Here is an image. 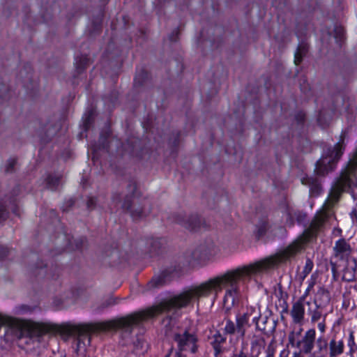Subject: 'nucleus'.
Here are the masks:
<instances>
[{
    "label": "nucleus",
    "mask_w": 357,
    "mask_h": 357,
    "mask_svg": "<svg viewBox=\"0 0 357 357\" xmlns=\"http://www.w3.org/2000/svg\"><path fill=\"white\" fill-rule=\"evenodd\" d=\"M322 220L320 216H317L301 236L286 248L273 255L253 264L228 271L199 285L192 286L152 308L105 321L90 323V335L116 330H121L124 333L130 334L135 326L163 312L172 314L171 319H172V316L176 315L178 310L194 302L199 303L200 298L208 297L211 294H214V299H215L223 288H227L223 299V306L228 311L238 299L240 282H248L253 275L268 272L301 252L305 245L311 238L317 236V230L322 224Z\"/></svg>",
    "instance_id": "f257e3e1"
},
{
    "label": "nucleus",
    "mask_w": 357,
    "mask_h": 357,
    "mask_svg": "<svg viewBox=\"0 0 357 357\" xmlns=\"http://www.w3.org/2000/svg\"><path fill=\"white\" fill-rule=\"evenodd\" d=\"M127 194L122 196L119 192H113L112 203L117 206L120 204L123 211L130 214L134 220H137L149 215L151 211V203L149 199L144 198L137 202H133L132 198L137 192V184L130 181L127 185Z\"/></svg>",
    "instance_id": "f03ea898"
},
{
    "label": "nucleus",
    "mask_w": 357,
    "mask_h": 357,
    "mask_svg": "<svg viewBox=\"0 0 357 357\" xmlns=\"http://www.w3.org/2000/svg\"><path fill=\"white\" fill-rule=\"evenodd\" d=\"M347 136V131L342 132L339 141L333 147L327 149L323 156L316 162L314 172L318 176H326L333 171L337 162L342 155L345 144L344 140Z\"/></svg>",
    "instance_id": "7ed1b4c3"
},
{
    "label": "nucleus",
    "mask_w": 357,
    "mask_h": 357,
    "mask_svg": "<svg viewBox=\"0 0 357 357\" xmlns=\"http://www.w3.org/2000/svg\"><path fill=\"white\" fill-rule=\"evenodd\" d=\"M173 340L177 344L178 352L190 351L195 354L198 349V338L195 332L190 329L181 330L174 333Z\"/></svg>",
    "instance_id": "20e7f679"
},
{
    "label": "nucleus",
    "mask_w": 357,
    "mask_h": 357,
    "mask_svg": "<svg viewBox=\"0 0 357 357\" xmlns=\"http://www.w3.org/2000/svg\"><path fill=\"white\" fill-rule=\"evenodd\" d=\"M222 331L225 334L230 336L237 335L241 338H244L245 336L246 330L251 326L249 321L242 318L238 314L236 315V322H234L231 319L225 317L222 322Z\"/></svg>",
    "instance_id": "39448f33"
},
{
    "label": "nucleus",
    "mask_w": 357,
    "mask_h": 357,
    "mask_svg": "<svg viewBox=\"0 0 357 357\" xmlns=\"http://www.w3.org/2000/svg\"><path fill=\"white\" fill-rule=\"evenodd\" d=\"M172 222L177 223L190 231H197L205 227V221L197 214L186 215L184 213H175L170 217Z\"/></svg>",
    "instance_id": "423d86ee"
},
{
    "label": "nucleus",
    "mask_w": 357,
    "mask_h": 357,
    "mask_svg": "<svg viewBox=\"0 0 357 357\" xmlns=\"http://www.w3.org/2000/svg\"><path fill=\"white\" fill-rule=\"evenodd\" d=\"M181 271L182 266L180 264L171 266L163 270L160 275L153 278L148 285L151 288H159L177 276Z\"/></svg>",
    "instance_id": "0eeeda50"
},
{
    "label": "nucleus",
    "mask_w": 357,
    "mask_h": 357,
    "mask_svg": "<svg viewBox=\"0 0 357 357\" xmlns=\"http://www.w3.org/2000/svg\"><path fill=\"white\" fill-rule=\"evenodd\" d=\"M237 314L249 321H252L255 324L257 331H262L264 333L267 332L266 328L259 324L261 312L259 308L252 306L247 307L243 312Z\"/></svg>",
    "instance_id": "6e6552de"
},
{
    "label": "nucleus",
    "mask_w": 357,
    "mask_h": 357,
    "mask_svg": "<svg viewBox=\"0 0 357 357\" xmlns=\"http://www.w3.org/2000/svg\"><path fill=\"white\" fill-rule=\"evenodd\" d=\"M316 340V331L314 328L307 330L301 337L298 349L303 354H309L312 352Z\"/></svg>",
    "instance_id": "1a4fd4ad"
},
{
    "label": "nucleus",
    "mask_w": 357,
    "mask_h": 357,
    "mask_svg": "<svg viewBox=\"0 0 357 357\" xmlns=\"http://www.w3.org/2000/svg\"><path fill=\"white\" fill-rule=\"evenodd\" d=\"M334 255L340 259L351 260L349 257L351 254L352 249L349 243L344 239L341 238L335 242L333 248Z\"/></svg>",
    "instance_id": "9d476101"
},
{
    "label": "nucleus",
    "mask_w": 357,
    "mask_h": 357,
    "mask_svg": "<svg viewBox=\"0 0 357 357\" xmlns=\"http://www.w3.org/2000/svg\"><path fill=\"white\" fill-rule=\"evenodd\" d=\"M227 335L222 331V333L220 331H215V333L211 337V344L214 350V356L219 357L223 351V345L226 343Z\"/></svg>",
    "instance_id": "9b49d317"
},
{
    "label": "nucleus",
    "mask_w": 357,
    "mask_h": 357,
    "mask_svg": "<svg viewBox=\"0 0 357 357\" xmlns=\"http://www.w3.org/2000/svg\"><path fill=\"white\" fill-rule=\"evenodd\" d=\"M304 301L303 298H299V299L292 305L290 315L295 324H302L304 320Z\"/></svg>",
    "instance_id": "f8f14e48"
},
{
    "label": "nucleus",
    "mask_w": 357,
    "mask_h": 357,
    "mask_svg": "<svg viewBox=\"0 0 357 357\" xmlns=\"http://www.w3.org/2000/svg\"><path fill=\"white\" fill-rule=\"evenodd\" d=\"M314 348L311 353L313 357H326L328 355V342L323 335L316 339Z\"/></svg>",
    "instance_id": "ddd939ff"
},
{
    "label": "nucleus",
    "mask_w": 357,
    "mask_h": 357,
    "mask_svg": "<svg viewBox=\"0 0 357 357\" xmlns=\"http://www.w3.org/2000/svg\"><path fill=\"white\" fill-rule=\"evenodd\" d=\"M344 351V343L342 339L333 336L328 342L329 357H337Z\"/></svg>",
    "instance_id": "4468645a"
},
{
    "label": "nucleus",
    "mask_w": 357,
    "mask_h": 357,
    "mask_svg": "<svg viewBox=\"0 0 357 357\" xmlns=\"http://www.w3.org/2000/svg\"><path fill=\"white\" fill-rule=\"evenodd\" d=\"M301 183L308 186L310 194L314 196L319 195L322 190L320 179L313 176H306L303 177L301 179Z\"/></svg>",
    "instance_id": "2eb2a0df"
},
{
    "label": "nucleus",
    "mask_w": 357,
    "mask_h": 357,
    "mask_svg": "<svg viewBox=\"0 0 357 357\" xmlns=\"http://www.w3.org/2000/svg\"><path fill=\"white\" fill-rule=\"evenodd\" d=\"M329 291L324 287H319L314 298V303L317 308L325 307L330 302Z\"/></svg>",
    "instance_id": "dca6fc26"
},
{
    "label": "nucleus",
    "mask_w": 357,
    "mask_h": 357,
    "mask_svg": "<svg viewBox=\"0 0 357 357\" xmlns=\"http://www.w3.org/2000/svg\"><path fill=\"white\" fill-rule=\"evenodd\" d=\"M357 261L355 258L347 260V265L343 271L342 280L351 282L356 280Z\"/></svg>",
    "instance_id": "f3484780"
},
{
    "label": "nucleus",
    "mask_w": 357,
    "mask_h": 357,
    "mask_svg": "<svg viewBox=\"0 0 357 357\" xmlns=\"http://www.w3.org/2000/svg\"><path fill=\"white\" fill-rule=\"evenodd\" d=\"M210 254V248H206L205 245H201L192 252V256L188 261L190 264L202 261L207 259Z\"/></svg>",
    "instance_id": "a211bd4d"
},
{
    "label": "nucleus",
    "mask_w": 357,
    "mask_h": 357,
    "mask_svg": "<svg viewBox=\"0 0 357 357\" xmlns=\"http://www.w3.org/2000/svg\"><path fill=\"white\" fill-rule=\"evenodd\" d=\"M139 141L137 139H129L126 143L122 144L123 151L133 156H140L138 151L139 147Z\"/></svg>",
    "instance_id": "6ab92c4d"
},
{
    "label": "nucleus",
    "mask_w": 357,
    "mask_h": 357,
    "mask_svg": "<svg viewBox=\"0 0 357 357\" xmlns=\"http://www.w3.org/2000/svg\"><path fill=\"white\" fill-rule=\"evenodd\" d=\"M303 329L301 327H299L298 330H294L291 332L289 333L288 335V341L289 344L292 347H298V344L300 343V340H301V334Z\"/></svg>",
    "instance_id": "aec40b11"
},
{
    "label": "nucleus",
    "mask_w": 357,
    "mask_h": 357,
    "mask_svg": "<svg viewBox=\"0 0 357 357\" xmlns=\"http://www.w3.org/2000/svg\"><path fill=\"white\" fill-rule=\"evenodd\" d=\"M75 68L77 75L81 74L89 65V59L86 55H82L75 59Z\"/></svg>",
    "instance_id": "412c9836"
},
{
    "label": "nucleus",
    "mask_w": 357,
    "mask_h": 357,
    "mask_svg": "<svg viewBox=\"0 0 357 357\" xmlns=\"http://www.w3.org/2000/svg\"><path fill=\"white\" fill-rule=\"evenodd\" d=\"M307 50L308 47L306 44L302 43L298 46L296 51L294 54V63L296 66H298L301 63L303 57L307 52Z\"/></svg>",
    "instance_id": "4be33fe9"
},
{
    "label": "nucleus",
    "mask_w": 357,
    "mask_h": 357,
    "mask_svg": "<svg viewBox=\"0 0 357 357\" xmlns=\"http://www.w3.org/2000/svg\"><path fill=\"white\" fill-rule=\"evenodd\" d=\"M61 182V176L57 175L50 174L46 178V186L51 190L57 189Z\"/></svg>",
    "instance_id": "5701e85b"
},
{
    "label": "nucleus",
    "mask_w": 357,
    "mask_h": 357,
    "mask_svg": "<svg viewBox=\"0 0 357 357\" xmlns=\"http://www.w3.org/2000/svg\"><path fill=\"white\" fill-rule=\"evenodd\" d=\"M119 298H114L110 297L106 299L105 301H102L100 305H98L96 308L95 311L98 313L102 312L106 308H108L111 306H113L118 303Z\"/></svg>",
    "instance_id": "b1692460"
},
{
    "label": "nucleus",
    "mask_w": 357,
    "mask_h": 357,
    "mask_svg": "<svg viewBox=\"0 0 357 357\" xmlns=\"http://www.w3.org/2000/svg\"><path fill=\"white\" fill-rule=\"evenodd\" d=\"M165 243V240L161 238H152L149 240V244L151 247V252L158 253V251L162 248Z\"/></svg>",
    "instance_id": "393cba45"
},
{
    "label": "nucleus",
    "mask_w": 357,
    "mask_h": 357,
    "mask_svg": "<svg viewBox=\"0 0 357 357\" xmlns=\"http://www.w3.org/2000/svg\"><path fill=\"white\" fill-rule=\"evenodd\" d=\"M118 142L117 140H111L110 142H108L107 138L106 136L101 135L99 139V146L98 149H103L107 151V152L109 151L110 146H112L113 144H116Z\"/></svg>",
    "instance_id": "a878e982"
},
{
    "label": "nucleus",
    "mask_w": 357,
    "mask_h": 357,
    "mask_svg": "<svg viewBox=\"0 0 357 357\" xmlns=\"http://www.w3.org/2000/svg\"><path fill=\"white\" fill-rule=\"evenodd\" d=\"M149 74L146 71L142 70L139 73H137L135 78V85L142 86L144 84L145 81L148 79Z\"/></svg>",
    "instance_id": "bb28decb"
},
{
    "label": "nucleus",
    "mask_w": 357,
    "mask_h": 357,
    "mask_svg": "<svg viewBox=\"0 0 357 357\" xmlns=\"http://www.w3.org/2000/svg\"><path fill=\"white\" fill-rule=\"evenodd\" d=\"M17 163L16 158H9L5 165L4 172L6 174H12L15 171V166Z\"/></svg>",
    "instance_id": "cd10ccee"
},
{
    "label": "nucleus",
    "mask_w": 357,
    "mask_h": 357,
    "mask_svg": "<svg viewBox=\"0 0 357 357\" xmlns=\"http://www.w3.org/2000/svg\"><path fill=\"white\" fill-rule=\"evenodd\" d=\"M321 309L322 308H317L316 307V308L313 310H312L310 309L308 310V312L311 316V322L312 323H315L321 319V318L323 316Z\"/></svg>",
    "instance_id": "c85d7f7f"
},
{
    "label": "nucleus",
    "mask_w": 357,
    "mask_h": 357,
    "mask_svg": "<svg viewBox=\"0 0 357 357\" xmlns=\"http://www.w3.org/2000/svg\"><path fill=\"white\" fill-rule=\"evenodd\" d=\"M257 227H258V229H257L258 236L259 237L262 236L263 235L265 234V233L266 232V231L268 228V223L266 220H263L259 223V225Z\"/></svg>",
    "instance_id": "c756f323"
},
{
    "label": "nucleus",
    "mask_w": 357,
    "mask_h": 357,
    "mask_svg": "<svg viewBox=\"0 0 357 357\" xmlns=\"http://www.w3.org/2000/svg\"><path fill=\"white\" fill-rule=\"evenodd\" d=\"M10 97V90L6 84H2L0 87V98L8 100Z\"/></svg>",
    "instance_id": "7c9ffc66"
},
{
    "label": "nucleus",
    "mask_w": 357,
    "mask_h": 357,
    "mask_svg": "<svg viewBox=\"0 0 357 357\" xmlns=\"http://www.w3.org/2000/svg\"><path fill=\"white\" fill-rule=\"evenodd\" d=\"M289 216L291 219L295 218L299 224L303 223L306 218V214L302 212H296L294 214H290Z\"/></svg>",
    "instance_id": "2f4dec72"
},
{
    "label": "nucleus",
    "mask_w": 357,
    "mask_h": 357,
    "mask_svg": "<svg viewBox=\"0 0 357 357\" xmlns=\"http://www.w3.org/2000/svg\"><path fill=\"white\" fill-rule=\"evenodd\" d=\"M313 268V263L310 259H307L305 266L303 268V273H304L305 276L309 274Z\"/></svg>",
    "instance_id": "473e14b6"
},
{
    "label": "nucleus",
    "mask_w": 357,
    "mask_h": 357,
    "mask_svg": "<svg viewBox=\"0 0 357 357\" xmlns=\"http://www.w3.org/2000/svg\"><path fill=\"white\" fill-rule=\"evenodd\" d=\"M314 284L315 280L314 279H311V280L309 282L307 288L306 289L304 294L301 298H303V300L305 301V298L310 294V292L314 286Z\"/></svg>",
    "instance_id": "72a5a7b5"
},
{
    "label": "nucleus",
    "mask_w": 357,
    "mask_h": 357,
    "mask_svg": "<svg viewBox=\"0 0 357 357\" xmlns=\"http://www.w3.org/2000/svg\"><path fill=\"white\" fill-rule=\"evenodd\" d=\"M37 268L40 269L39 272L38 273V275H45L50 276V277H51L52 278H54L55 274L54 273H47V270L46 269L45 270L43 268V264H41L40 266H37Z\"/></svg>",
    "instance_id": "f704fd0d"
},
{
    "label": "nucleus",
    "mask_w": 357,
    "mask_h": 357,
    "mask_svg": "<svg viewBox=\"0 0 357 357\" xmlns=\"http://www.w3.org/2000/svg\"><path fill=\"white\" fill-rule=\"evenodd\" d=\"M10 250L4 246H0V260L3 259L10 254Z\"/></svg>",
    "instance_id": "c9c22d12"
},
{
    "label": "nucleus",
    "mask_w": 357,
    "mask_h": 357,
    "mask_svg": "<svg viewBox=\"0 0 357 357\" xmlns=\"http://www.w3.org/2000/svg\"><path fill=\"white\" fill-rule=\"evenodd\" d=\"M245 349L244 347H242L241 349L234 354L231 357H250L248 353L245 351Z\"/></svg>",
    "instance_id": "e433bc0d"
},
{
    "label": "nucleus",
    "mask_w": 357,
    "mask_h": 357,
    "mask_svg": "<svg viewBox=\"0 0 357 357\" xmlns=\"http://www.w3.org/2000/svg\"><path fill=\"white\" fill-rule=\"evenodd\" d=\"M8 213L3 204H0V222L6 220Z\"/></svg>",
    "instance_id": "4c0bfd02"
},
{
    "label": "nucleus",
    "mask_w": 357,
    "mask_h": 357,
    "mask_svg": "<svg viewBox=\"0 0 357 357\" xmlns=\"http://www.w3.org/2000/svg\"><path fill=\"white\" fill-rule=\"evenodd\" d=\"M87 208L89 209H93L96 205V198L91 197L87 200Z\"/></svg>",
    "instance_id": "58836bf2"
},
{
    "label": "nucleus",
    "mask_w": 357,
    "mask_h": 357,
    "mask_svg": "<svg viewBox=\"0 0 357 357\" xmlns=\"http://www.w3.org/2000/svg\"><path fill=\"white\" fill-rule=\"evenodd\" d=\"M86 242L85 238H80L79 239L75 240V246L77 249H81L83 248Z\"/></svg>",
    "instance_id": "ea45409f"
},
{
    "label": "nucleus",
    "mask_w": 357,
    "mask_h": 357,
    "mask_svg": "<svg viewBox=\"0 0 357 357\" xmlns=\"http://www.w3.org/2000/svg\"><path fill=\"white\" fill-rule=\"evenodd\" d=\"M74 200L73 199H68L65 204L63 206L62 209L63 211H67L70 207L74 204Z\"/></svg>",
    "instance_id": "a19ab883"
},
{
    "label": "nucleus",
    "mask_w": 357,
    "mask_h": 357,
    "mask_svg": "<svg viewBox=\"0 0 357 357\" xmlns=\"http://www.w3.org/2000/svg\"><path fill=\"white\" fill-rule=\"evenodd\" d=\"M179 31L178 29H175L172 31V33L169 35V40L172 42H176L178 39Z\"/></svg>",
    "instance_id": "79ce46f5"
},
{
    "label": "nucleus",
    "mask_w": 357,
    "mask_h": 357,
    "mask_svg": "<svg viewBox=\"0 0 357 357\" xmlns=\"http://www.w3.org/2000/svg\"><path fill=\"white\" fill-rule=\"evenodd\" d=\"M325 318H326V315H324V317L323 321L319 322L317 325L318 329L320 331V332L321 333H325V331H326Z\"/></svg>",
    "instance_id": "37998d69"
},
{
    "label": "nucleus",
    "mask_w": 357,
    "mask_h": 357,
    "mask_svg": "<svg viewBox=\"0 0 357 357\" xmlns=\"http://www.w3.org/2000/svg\"><path fill=\"white\" fill-rule=\"evenodd\" d=\"M275 350L271 346H268L266 350L265 357H274Z\"/></svg>",
    "instance_id": "c03bdc74"
},
{
    "label": "nucleus",
    "mask_w": 357,
    "mask_h": 357,
    "mask_svg": "<svg viewBox=\"0 0 357 357\" xmlns=\"http://www.w3.org/2000/svg\"><path fill=\"white\" fill-rule=\"evenodd\" d=\"M91 124V115H89V116L86 117V119H85V121L84 122V128L86 130L89 128Z\"/></svg>",
    "instance_id": "a18cd8bd"
},
{
    "label": "nucleus",
    "mask_w": 357,
    "mask_h": 357,
    "mask_svg": "<svg viewBox=\"0 0 357 357\" xmlns=\"http://www.w3.org/2000/svg\"><path fill=\"white\" fill-rule=\"evenodd\" d=\"M322 115H323L322 112H321L319 113V116H318L317 121H318V122L319 123V124H321V126H324V125H326L328 122H327V121H326V120H325V119H324V121L322 120Z\"/></svg>",
    "instance_id": "49530a36"
},
{
    "label": "nucleus",
    "mask_w": 357,
    "mask_h": 357,
    "mask_svg": "<svg viewBox=\"0 0 357 357\" xmlns=\"http://www.w3.org/2000/svg\"><path fill=\"white\" fill-rule=\"evenodd\" d=\"M354 331H350L349 333V345L351 346L354 344Z\"/></svg>",
    "instance_id": "de8ad7c7"
},
{
    "label": "nucleus",
    "mask_w": 357,
    "mask_h": 357,
    "mask_svg": "<svg viewBox=\"0 0 357 357\" xmlns=\"http://www.w3.org/2000/svg\"><path fill=\"white\" fill-rule=\"evenodd\" d=\"M260 319H262V323H261V324L259 323V324L261 326H264L266 328H267L266 325H267V324L268 323V321H269L268 318L267 317H264V318L261 317ZM266 329H267V332L266 333H267L270 331L268 328H266Z\"/></svg>",
    "instance_id": "09e8293b"
},
{
    "label": "nucleus",
    "mask_w": 357,
    "mask_h": 357,
    "mask_svg": "<svg viewBox=\"0 0 357 357\" xmlns=\"http://www.w3.org/2000/svg\"><path fill=\"white\" fill-rule=\"evenodd\" d=\"M351 217L353 221H354V220H357V205L351 211Z\"/></svg>",
    "instance_id": "8fccbe9b"
},
{
    "label": "nucleus",
    "mask_w": 357,
    "mask_h": 357,
    "mask_svg": "<svg viewBox=\"0 0 357 357\" xmlns=\"http://www.w3.org/2000/svg\"><path fill=\"white\" fill-rule=\"evenodd\" d=\"M331 266H332L331 267L332 272L333 273L334 277H335V275H336V273H337L336 264L333 263V262H331Z\"/></svg>",
    "instance_id": "3c124183"
},
{
    "label": "nucleus",
    "mask_w": 357,
    "mask_h": 357,
    "mask_svg": "<svg viewBox=\"0 0 357 357\" xmlns=\"http://www.w3.org/2000/svg\"><path fill=\"white\" fill-rule=\"evenodd\" d=\"M261 340H263V339H261ZM260 341H261V340H257V339L252 340V342H251L252 347H254L255 345L259 344Z\"/></svg>",
    "instance_id": "603ef678"
},
{
    "label": "nucleus",
    "mask_w": 357,
    "mask_h": 357,
    "mask_svg": "<svg viewBox=\"0 0 357 357\" xmlns=\"http://www.w3.org/2000/svg\"><path fill=\"white\" fill-rule=\"evenodd\" d=\"M280 357H288V352L285 350L282 351L280 355Z\"/></svg>",
    "instance_id": "864d4df0"
},
{
    "label": "nucleus",
    "mask_w": 357,
    "mask_h": 357,
    "mask_svg": "<svg viewBox=\"0 0 357 357\" xmlns=\"http://www.w3.org/2000/svg\"><path fill=\"white\" fill-rule=\"evenodd\" d=\"M292 357H303L301 354V351L300 352H294L293 354V356Z\"/></svg>",
    "instance_id": "5fc2aeb1"
},
{
    "label": "nucleus",
    "mask_w": 357,
    "mask_h": 357,
    "mask_svg": "<svg viewBox=\"0 0 357 357\" xmlns=\"http://www.w3.org/2000/svg\"><path fill=\"white\" fill-rule=\"evenodd\" d=\"M112 93L114 95V99H112L111 102H114V101L117 99V97H116V92H113Z\"/></svg>",
    "instance_id": "6e6d98bb"
},
{
    "label": "nucleus",
    "mask_w": 357,
    "mask_h": 357,
    "mask_svg": "<svg viewBox=\"0 0 357 357\" xmlns=\"http://www.w3.org/2000/svg\"><path fill=\"white\" fill-rule=\"evenodd\" d=\"M13 213H15L16 215H19V213H18V211H17V209L16 208H15L13 209Z\"/></svg>",
    "instance_id": "4d7b16f0"
},
{
    "label": "nucleus",
    "mask_w": 357,
    "mask_h": 357,
    "mask_svg": "<svg viewBox=\"0 0 357 357\" xmlns=\"http://www.w3.org/2000/svg\"><path fill=\"white\" fill-rule=\"evenodd\" d=\"M175 357H181V354L179 352H176Z\"/></svg>",
    "instance_id": "13d9d810"
},
{
    "label": "nucleus",
    "mask_w": 357,
    "mask_h": 357,
    "mask_svg": "<svg viewBox=\"0 0 357 357\" xmlns=\"http://www.w3.org/2000/svg\"><path fill=\"white\" fill-rule=\"evenodd\" d=\"M3 15L8 17L9 15V13H3Z\"/></svg>",
    "instance_id": "bf43d9fd"
},
{
    "label": "nucleus",
    "mask_w": 357,
    "mask_h": 357,
    "mask_svg": "<svg viewBox=\"0 0 357 357\" xmlns=\"http://www.w3.org/2000/svg\"><path fill=\"white\" fill-rule=\"evenodd\" d=\"M55 357H66V356L60 355L59 356H55Z\"/></svg>",
    "instance_id": "052dcab7"
},
{
    "label": "nucleus",
    "mask_w": 357,
    "mask_h": 357,
    "mask_svg": "<svg viewBox=\"0 0 357 357\" xmlns=\"http://www.w3.org/2000/svg\"><path fill=\"white\" fill-rule=\"evenodd\" d=\"M307 305H310V303L308 301L306 303Z\"/></svg>",
    "instance_id": "680f3d73"
},
{
    "label": "nucleus",
    "mask_w": 357,
    "mask_h": 357,
    "mask_svg": "<svg viewBox=\"0 0 357 357\" xmlns=\"http://www.w3.org/2000/svg\"><path fill=\"white\" fill-rule=\"evenodd\" d=\"M52 134V133H48V134H47V136H50V135H51Z\"/></svg>",
    "instance_id": "e2e57ef3"
},
{
    "label": "nucleus",
    "mask_w": 357,
    "mask_h": 357,
    "mask_svg": "<svg viewBox=\"0 0 357 357\" xmlns=\"http://www.w3.org/2000/svg\"><path fill=\"white\" fill-rule=\"evenodd\" d=\"M169 354L166 355V357H169Z\"/></svg>",
    "instance_id": "0e129e2a"
}]
</instances>
